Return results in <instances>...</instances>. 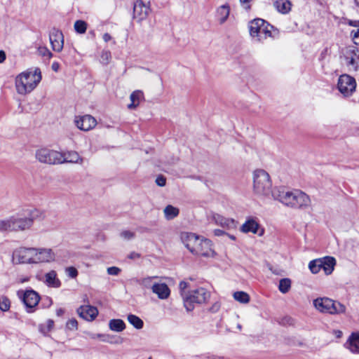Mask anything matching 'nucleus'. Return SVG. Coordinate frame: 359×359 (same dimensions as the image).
<instances>
[{"instance_id":"f257e3e1","label":"nucleus","mask_w":359,"mask_h":359,"mask_svg":"<svg viewBox=\"0 0 359 359\" xmlns=\"http://www.w3.org/2000/svg\"><path fill=\"white\" fill-rule=\"evenodd\" d=\"M55 260L56 254L49 248L19 247L12 254V262L15 264L39 265Z\"/></svg>"},{"instance_id":"f03ea898","label":"nucleus","mask_w":359,"mask_h":359,"mask_svg":"<svg viewBox=\"0 0 359 359\" xmlns=\"http://www.w3.org/2000/svg\"><path fill=\"white\" fill-rule=\"evenodd\" d=\"M272 197L287 207L297 209H306L311 203L310 197L299 189L276 188L273 190Z\"/></svg>"},{"instance_id":"7ed1b4c3","label":"nucleus","mask_w":359,"mask_h":359,"mask_svg":"<svg viewBox=\"0 0 359 359\" xmlns=\"http://www.w3.org/2000/svg\"><path fill=\"white\" fill-rule=\"evenodd\" d=\"M41 80V72L39 68L34 70H27L18 74L15 81L16 91L18 94L25 95L30 93Z\"/></svg>"},{"instance_id":"20e7f679","label":"nucleus","mask_w":359,"mask_h":359,"mask_svg":"<svg viewBox=\"0 0 359 359\" xmlns=\"http://www.w3.org/2000/svg\"><path fill=\"white\" fill-rule=\"evenodd\" d=\"M248 29L250 36L259 42L262 43L268 38L275 39L278 36V31L261 18L251 20Z\"/></svg>"},{"instance_id":"39448f33","label":"nucleus","mask_w":359,"mask_h":359,"mask_svg":"<svg viewBox=\"0 0 359 359\" xmlns=\"http://www.w3.org/2000/svg\"><path fill=\"white\" fill-rule=\"evenodd\" d=\"M253 191L263 197L272 196V182L268 172L264 170L257 169L253 172Z\"/></svg>"},{"instance_id":"423d86ee","label":"nucleus","mask_w":359,"mask_h":359,"mask_svg":"<svg viewBox=\"0 0 359 359\" xmlns=\"http://www.w3.org/2000/svg\"><path fill=\"white\" fill-rule=\"evenodd\" d=\"M313 304L320 313L339 315L346 312V306L343 304L328 297H318L313 300Z\"/></svg>"},{"instance_id":"0eeeda50","label":"nucleus","mask_w":359,"mask_h":359,"mask_svg":"<svg viewBox=\"0 0 359 359\" xmlns=\"http://www.w3.org/2000/svg\"><path fill=\"white\" fill-rule=\"evenodd\" d=\"M210 297V292L204 287H198L189 291L188 296H185V299L183 302L184 306L187 311H191L194 308V304L206 303Z\"/></svg>"},{"instance_id":"6e6552de","label":"nucleus","mask_w":359,"mask_h":359,"mask_svg":"<svg viewBox=\"0 0 359 359\" xmlns=\"http://www.w3.org/2000/svg\"><path fill=\"white\" fill-rule=\"evenodd\" d=\"M344 65L350 72L359 70V48L355 46L347 47L344 51Z\"/></svg>"},{"instance_id":"1a4fd4ad","label":"nucleus","mask_w":359,"mask_h":359,"mask_svg":"<svg viewBox=\"0 0 359 359\" xmlns=\"http://www.w3.org/2000/svg\"><path fill=\"white\" fill-rule=\"evenodd\" d=\"M61 157V152L47 148L40 149L36 152V158L39 161L50 165L60 164Z\"/></svg>"},{"instance_id":"9d476101","label":"nucleus","mask_w":359,"mask_h":359,"mask_svg":"<svg viewBox=\"0 0 359 359\" xmlns=\"http://www.w3.org/2000/svg\"><path fill=\"white\" fill-rule=\"evenodd\" d=\"M240 231L243 233L257 234L262 236L264 229L261 227L259 219L255 217H248L245 222L241 226Z\"/></svg>"},{"instance_id":"9b49d317","label":"nucleus","mask_w":359,"mask_h":359,"mask_svg":"<svg viewBox=\"0 0 359 359\" xmlns=\"http://www.w3.org/2000/svg\"><path fill=\"white\" fill-rule=\"evenodd\" d=\"M337 87L344 96H349L355 91L356 82L355 79L350 75L342 74L338 79Z\"/></svg>"},{"instance_id":"f8f14e48","label":"nucleus","mask_w":359,"mask_h":359,"mask_svg":"<svg viewBox=\"0 0 359 359\" xmlns=\"http://www.w3.org/2000/svg\"><path fill=\"white\" fill-rule=\"evenodd\" d=\"M212 247L213 244L211 241L202 238L192 254L205 257H215L216 252Z\"/></svg>"},{"instance_id":"ddd939ff","label":"nucleus","mask_w":359,"mask_h":359,"mask_svg":"<svg viewBox=\"0 0 359 359\" xmlns=\"http://www.w3.org/2000/svg\"><path fill=\"white\" fill-rule=\"evenodd\" d=\"M74 123L79 130L89 131L96 126L97 121L91 115L86 114L75 116Z\"/></svg>"},{"instance_id":"4468645a","label":"nucleus","mask_w":359,"mask_h":359,"mask_svg":"<svg viewBox=\"0 0 359 359\" xmlns=\"http://www.w3.org/2000/svg\"><path fill=\"white\" fill-rule=\"evenodd\" d=\"M201 238V237L193 233H182L181 234V239L183 243L191 253L194 252V249L198 245Z\"/></svg>"},{"instance_id":"2eb2a0df","label":"nucleus","mask_w":359,"mask_h":359,"mask_svg":"<svg viewBox=\"0 0 359 359\" xmlns=\"http://www.w3.org/2000/svg\"><path fill=\"white\" fill-rule=\"evenodd\" d=\"M13 231H24L30 228L33 224L34 216L32 217H22L18 215L13 216Z\"/></svg>"},{"instance_id":"dca6fc26","label":"nucleus","mask_w":359,"mask_h":359,"mask_svg":"<svg viewBox=\"0 0 359 359\" xmlns=\"http://www.w3.org/2000/svg\"><path fill=\"white\" fill-rule=\"evenodd\" d=\"M149 11V7L145 5L141 0H137L135 2L133 7V18L138 22L145 19Z\"/></svg>"},{"instance_id":"f3484780","label":"nucleus","mask_w":359,"mask_h":359,"mask_svg":"<svg viewBox=\"0 0 359 359\" xmlns=\"http://www.w3.org/2000/svg\"><path fill=\"white\" fill-rule=\"evenodd\" d=\"M151 291L161 300L168 299L170 295V289L165 283L156 281V283L154 284Z\"/></svg>"},{"instance_id":"a211bd4d","label":"nucleus","mask_w":359,"mask_h":359,"mask_svg":"<svg viewBox=\"0 0 359 359\" xmlns=\"http://www.w3.org/2000/svg\"><path fill=\"white\" fill-rule=\"evenodd\" d=\"M62 153V159L60 164L62 163H74L82 165L83 158H82L78 152L75 151H67Z\"/></svg>"},{"instance_id":"6ab92c4d","label":"nucleus","mask_w":359,"mask_h":359,"mask_svg":"<svg viewBox=\"0 0 359 359\" xmlns=\"http://www.w3.org/2000/svg\"><path fill=\"white\" fill-rule=\"evenodd\" d=\"M77 313L79 316L86 320L91 321L94 320L98 314V311L96 307L90 305L81 306Z\"/></svg>"},{"instance_id":"aec40b11","label":"nucleus","mask_w":359,"mask_h":359,"mask_svg":"<svg viewBox=\"0 0 359 359\" xmlns=\"http://www.w3.org/2000/svg\"><path fill=\"white\" fill-rule=\"evenodd\" d=\"M50 42L54 51L60 52L63 48V34L59 30H53L50 34Z\"/></svg>"},{"instance_id":"412c9836","label":"nucleus","mask_w":359,"mask_h":359,"mask_svg":"<svg viewBox=\"0 0 359 359\" xmlns=\"http://www.w3.org/2000/svg\"><path fill=\"white\" fill-rule=\"evenodd\" d=\"M39 299V294L34 290H27L24 293L23 302L29 309V312H32V309L38 305Z\"/></svg>"},{"instance_id":"4be33fe9","label":"nucleus","mask_w":359,"mask_h":359,"mask_svg":"<svg viewBox=\"0 0 359 359\" xmlns=\"http://www.w3.org/2000/svg\"><path fill=\"white\" fill-rule=\"evenodd\" d=\"M212 219L216 224L228 230L236 228V222L233 219L224 217L219 214H215L212 216Z\"/></svg>"},{"instance_id":"5701e85b","label":"nucleus","mask_w":359,"mask_h":359,"mask_svg":"<svg viewBox=\"0 0 359 359\" xmlns=\"http://www.w3.org/2000/svg\"><path fill=\"white\" fill-rule=\"evenodd\" d=\"M43 283L48 287L58 288L61 286V281L57 278V272L50 270L44 275Z\"/></svg>"},{"instance_id":"b1692460","label":"nucleus","mask_w":359,"mask_h":359,"mask_svg":"<svg viewBox=\"0 0 359 359\" xmlns=\"http://www.w3.org/2000/svg\"><path fill=\"white\" fill-rule=\"evenodd\" d=\"M346 344L352 353H359V332L353 333Z\"/></svg>"},{"instance_id":"393cba45","label":"nucleus","mask_w":359,"mask_h":359,"mask_svg":"<svg viewBox=\"0 0 359 359\" xmlns=\"http://www.w3.org/2000/svg\"><path fill=\"white\" fill-rule=\"evenodd\" d=\"M144 99L143 92L139 90L133 91L130 95L131 103L128 105L129 109H135Z\"/></svg>"},{"instance_id":"a878e982","label":"nucleus","mask_w":359,"mask_h":359,"mask_svg":"<svg viewBox=\"0 0 359 359\" xmlns=\"http://www.w3.org/2000/svg\"><path fill=\"white\" fill-rule=\"evenodd\" d=\"M273 6L276 9L282 14L288 13L292 8V4L288 0H276Z\"/></svg>"},{"instance_id":"bb28decb","label":"nucleus","mask_w":359,"mask_h":359,"mask_svg":"<svg viewBox=\"0 0 359 359\" xmlns=\"http://www.w3.org/2000/svg\"><path fill=\"white\" fill-rule=\"evenodd\" d=\"M230 13V8L228 4L219 6L217 10V17L219 24H224L228 19Z\"/></svg>"},{"instance_id":"cd10ccee","label":"nucleus","mask_w":359,"mask_h":359,"mask_svg":"<svg viewBox=\"0 0 359 359\" xmlns=\"http://www.w3.org/2000/svg\"><path fill=\"white\" fill-rule=\"evenodd\" d=\"M320 259L323 262L321 269L324 270L325 274H331L336 264L335 259L332 257H325L323 259Z\"/></svg>"},{"instance_id":"c85d7f7f","label":"nucleus","mask_w":359,"mask_h":359,"mask_svg":"<svg viewBox=\"0 0 359 359\" xmlns=\"http://www.w3.org/2000/svg\"><path fill=\"white\" fill-rule=\"evenodd\" d=\"M158 278H160V277L156 276H147V277H144L142 278L139 279L137 282L141 286H142L145 288L151 289V290L154 284H155L156 283V281H154V280L158 279Z\"/></svg>"},{"instance_id":"c756f323","label":"nucleus","mask_w":359,"mask_h":359,"mask_svg":"<svg viewBox=\"0 0 359 359\" xmlns=\"http://www.w3.org/2000/svg\"><path fill=\"white\" fill-rule=\"evenodd\" d=\"M109 327L112 331L120 332L126 329V325L121 319H112L109 322Z\"/></svg>"},{"instance_id":"7c9ffc66","label":"nucleus","mask_w":359,"mask_h":359,"mask_svg":"<svg viewBox=\"0 0 359 359\" xmlns=\"http://www.w3.org/2000/svg\"><path fill=\"white\" fill-rule=\"evenodd\" d=\"M179 212L178 208L171 205H167L163 210L165 217L168 220H170L176 217L179 215Z\"/></svg>"},{"instance_id":"2f4dec72","label":"nucleus","mask_w":359,"mask_h":359,"mask_svg":"<svg viewBox=\"0 0 359 359\" xmlns=\"http://www.w3.org/2000/svg\"><path fill=\"white\" fill-rule=\"evenodd\" d=\"M128 321L136 329L140 330L144 326L143 320L134 314H129L127 317Z\"/></svg>"},{"instance_id":"473e14b6","label":"nucleus","mask_w":359,"mask_h":359,"mask_svg":"<svg viewBox=\"0 0 359 359\" xmlns=\"http://www.w3.org/2000/svg\"><path fill=\"white\" fill-rule=\"evenodd\" d=\"M233 297L235 300L241 304H248L250 299L249 294L243 291L235 292Z\"/></svg>"},{"instance_id":"72a5a7b5","label":"nucleus","mask_w":359,"mask_h":359,"mask_svg":"<svg viewBox=\"0 0 359 359\" xmlns=\"http://www.w3.org/2000/svg\"><path fill=\"white\" fill-rule=\"evenodd\" d=\"M13 218H10L0 220V231H11L13 227Z\"/></svg>"},{"instance_id":"f704fd0d","label":"nucleus","mask_w":359,"mask_h":359,"mask_svg":"<svg viewBox=\"0 0 359 359\" xmlns=\"http://www.w3.org/2000/svg\"><path fill=\"white\" fill-rule=\"evenodd\" d=\"M322 263L320 259L311 261L309 264V268L313 273H317L322 268Z\"/></svg>"},{"instance_id":"c9c22d12","label":"nucleus","mask_w":359,"mask_h":359,"mask_svg":"<svg viewBox=\"0 0 359 359\" xmlns=\"http://www.w3.org/2000/svg\"><path fill=\"white\" fill-rule=\"evenodd\" d=\"M291 287V280L289 278H283L279 282L278 289L285 294L289 291Z\"/></svg>"},{"instance_id":"e433bc0d","label":"nucleus","mask_w":359,"mask_h":359,"mask_svg":"<svg viewBox=\"0 0 359 359\" xmlns=\"http://www.w3.org/2000/svg\"><path fill=\"white\" fill-rule=\"evenodd\" d=\"M74 27L79 34H84L87 29V23L83 20H76L74 22Z\"/></svg>"},{"instance_id":"4c0bfd02","label":"nucleus","mask_w":359,"mask_h":359,"mask_svg":"<svg viewBox=\"0 0 359 359\" xmlns=\"http://www.w3.org/2000/svg\"><path fill=\"white\" fill-rule=\"evenodd\" d=\"M37 53L39 55L43 57L45 60H49L52 57V53L46 46H40L38 48Z\"/></svg>"},{"instance_id":"58836bf2","label":"nucleus","mask_w":359,"mask_h":359,"mask_svg":"<svg viewBox=\"0 0 359 359\" xmlns=\"http://www.w3.org/2000/svg\"><path fill=\"white\" fill-rule=\"evenodd\" d=\"M189 287V283L187 281H181L179 284V290L183 301L185 299V296H188L189 291L187 290Z\"/></svg>"},{"instance_id":"ea45409f","label":"nucleus","mask_w":359,"mask_h":359,"mask_svg":"<svg viewBox=\"0 0 359 359\" xmlns=\"http://www.w3.org/2000/svg\"><path fill=\"white\" fill-rule=\"evenodd\" d=\"M11 306V302L8 297L2 296L0 297V309L2 311H7Z\"/></svg>"},{"instance_id":"a19ab883","label":"nucleus","mask_w":359,"mask_h":359,"mask_svg":"<svg viewBox=\"0 0 359 359\" xmlns=\"http://www.w3.org/2000/svg\"><path fill=\"white\" fill-rule=\"evenodd\" d=\"M65 274L71 278H76L79 274L77 269L74 266H68L65 269Z\"/></svg>"},{"instance_id":"79ce46f5","label":"nucleus","mask_w":359,"mask_h":359,"mask_svg":"<svg viewBox=\"0 0 359 359\" xmlns=\"http://www.w3.org/2000/svg\"><path fill=\"white\" fill-rule=\"evenodd\" d=\"M90 337L92 339L100 338L104 342H109L111 343V337L109 334H91Z\"/></svg>"},{"instance_id":"37998d69","label":"nucleus","mask_w":359,"mask_h":359,"mask_svg":"<svg viewBox=\"0 0 359 359\" xmlns=\"http://www.w3.org/2000/svg\"><path fill=\"white\" fill-rule=\"evenodd\" d=\"M120 236L122 238L128 241L133 239L135 237V233L128 230H125L120 233Z\"/></svg>"},{"instance_id":"c03bdc74","label":"nucleus","mask_w":359,"mask_h":359,"mask_svg":"<svg viewBox=\"0 0 359 359\" xmlns=\"http://www.w3.org/2000/svg\"><path fill=\"white\" fill-rule=\"evenodd\" d=\"M66 326L70 330H76L78 327V322L74 318L70 319L67 321Z\"/></svg>"},{"instance_id":"a18cd8bd","label":"nucleus","mask_w":359,"mask_h":359,"mask_svg":"<svg viewBox=\"0 0 359 359\" xmlns=\"http://www.w3.org/2000/svg\"><path fill=\"white\" fill-rule=\"evenodd\" d=\"M121 269L116 266H111L107 268V273L111 276H117L121 272Z\"/></svg>"},{"instance_id":"49530a36","label":"nucleus","mask_w":359,"mask_h":359,"mask_svg":"<svg viewBox=\"0 0 359 359\" xmlns=\"http://www.w3.org/2000/svg\"><path fill=\"white\" fill-rule=\"evenodd\" d=\"M156 183L159 187H164L166 183V179L163 175H159L156 179Z\"/></svg>"},{"instance_id":"de8ad7c7","label":"nucleus","mask_w":359,"mask_h":359,"mask_svg":"<svg viewBox=\"0 0 359 359\" xmlns=\"http://www.w3.org/2000/svg\"><path fill=\"white\" fill-rule=\"evenodd\" d=\"M111 57V53L109 51H103L101 54V59L104 63H107Z\"/></svg>"},{"instance_id":"09e8293b","label":"nucleus","mask_w":359,"mask_h":359,"mask_svg":"<svg viewBox=\"0 0 359 359\" xmlns=\"http://www.w3.org/2000/svg\"><path fill=\"white\" fill-rule=\"evenodd\" d=\"M254 0H240L241 4L245 10H249L251 8V2Z\"/></svg>"},{"instance_id":"8fccbe9b","label":"nucleus","mask_w":359,"mask_h":359,"mask_svg":"<svg viewBox=\"0 0 359 359\" xmlns=\"http://www.w3.org/2000/svg\"><path fill=\"white\" fill-rule=\"evenodd\" d=\"M349 24L352 26H359V20L355 22L351 21ZM357 37H359V29L353 34V38Z\"/></svg>"},{"instance_id":"3c124183","label":"nucleus","mask_w":359,"mask_h":359,"mask_svg":"<svg viewBox=\"0 0 359 359\" xmlns=\"http://www.w3.org/2000/svg\"><path fill=\"white\" fill-rule=\"evenodd\" d=\"M128 257L130 259H137L140 257V254L136 252H132L128 255Z\"/></svg>"},{"instance_id":"603ef678","label":"nucleus","mask_w":359,"mask_h":359,"mask_svg":"<svg viewBox=\"0 0 359 359\" xmlns=\"http://www.w3.org/2000/svg\"><path fill=\"white\" fill-rule=\"evenodd\" d=\"M53 325H54V322L53 320L49 319L46 321V326H47L48 331L51 330L53 327Z\"/></svg>"},{"instance_id":"864d4df0","label":"nucleus","mask_w":359,"mask_h":359,"mask_svg":"<svg viewBox=\"0 0 359 359\" xmlns=\"http://www.w3.org/2000/svg\"><path fill=\"white\" fill-rule=\"evenodd\" d=\"M213 233H214V235L216 236H221L223 235H226V232L221 229H215Z\"/></svg>"},{"instance_id":"5fc2aeb1","label":"nucleus","mask_w":359,"mask_h":359,"mask_svg":"<svg viewBox=\"0 0 359 359\" xmlns=\"http://www.w3.org/2000/svg\"><path fill=\"white\" fill-rule=\"evenodd\" d=\"M51 68L54 72H57L60 69V64L57 62H54L51 65Z\"/></svg>"},{"instance_id":"6e6d98bb","label":"nucleus","mask_w":359,"mask_h":359,"mask_svg":"<svg viewBox=\"0 0 359 359\" xmlns=\"http://www.w3.org/2000/svg\"><path fill=\"white\" fill-rule=\"evenodd\" d=\"M6 53L4 50H0V63H2L6 60Z\"/></svg>"},{"instance_id":"4d7b16f0","label":"nucleus","mask_w":359,"mask_h":359,"mask_svg":"<svg viewBox=\"0 0 359 359\" xmlns=\"http://www.w3.org/2000/svg\"><path fill=\"white\" fill-rule=\"evenodd\" d=\"M102 39L105 42H108L111 39V36L109 34L105 33L103 34Z\"/></svg>"},{"instance_id":"13d9d810","label":"nucleus","mask_w":359,"mask_h":359,"mask_svg":"<svg viewBox=\"0 0 359 359\" xmlns=\"http://www.w3.org/2000/svg\"><path fill=\"white\" fill-rule=\"evenodd\" d=\"M226 235L232 241H236V236L228 233H226Z\"/></svg>"},{"instance_id":"bf43d9fd","label":"nucleus","mask_w":359,"mask_h":359,"mask_svg":"<svg viewBox=\"0 0 359 359\" xmlns=\"http://www.w3.org/2000/svg\"><path fill=\"white\" fill-rule=\"evenodd\" d=\"M57 313L58 316L62 315L63 313V310L62 309L57 310Z\"/></svg>"},{"instance_id":"052dcab7","label":"nucleus","mask_w":359,"mask_h":359,"mask_svg":"<svg viewBox=\"0 0 359 359\" xmlns=\"http://www.w3.org/2000/svg\"><path fill=\"white\" fill-rule=\"evenodd\" d=\"M355 5L359 8V0H354Z\"/></svg>"},{"instance_id":"680f3d73","label":"nucleus","mask_w":359,"mask_h":359,"mask_svg":"<svg viewBox=\"0 0 359 359\" xmlns=\"http://www.w3.org/2000/svg\"><path fill=\"white\" fill-rule=\"evenodd\" d=\"M237 327H238V330H241V328H242L241 325H239V324L237 325Z\"/></svg>"},{"instance_id":"e2e57ef3","label":"nucleus","mask_w":359,"mask_h":359,"mask_svg":"<svg viewBox=\"0 0 359 359\" xmlns=\"http://www.w3.org/2000/svg\"><path fill=\"white\" fill-rule=\"evenodd\" d=\"M148 359H151V358H149Z\"/></svg>"}]
</instances>
